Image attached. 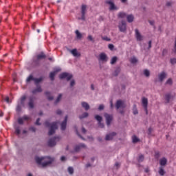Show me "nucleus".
Instances as JSON below:
<instances>
[{
    "label": "nucleus",
    "instance_id": "f257e3e1",
    "mask_svg": "<svg viewBox=\"0 0 176 176\" xmlns=\"http://www.w3.org/2000/svg\"><path fill=\"white\" fill-rule=\"evenodd\" d=\"M35 160L37 164H41L43 167H46L47 166H49V164H52V163L54 162V159L50 157H36Z\"/></svg>",
    "mask_w": 176,
    "mask_h": 176
},
{
    "label": "nucleus",
    "instance_id": "f03ea898",
    "mask_svg": "<svg viewBox=\"0 0 176 176\" xmlns=\"http://www.w3.org/2000/svg\"><path fill=\"white\" fill-rule=\"evenodd\" d=\"M45 126L46 127H50L48 135H53V134L56 133V130H57V122H52V124H50L49 121H45Z\"/></svg>",
    "mask_w": 176,
    "mask_h": 176
},
{
    "label": "nucleus",
    "instance_id": "7ed1b4c3",
    "mask_svg": "<svg viewBox=\"0 0 176 176\" xmlns=\"http://www.w3.org/2000/svg\"><path fill=\"white\" fill-rule=\"evenodd\" d=\"M58 141H60V137H54L48 141V146H54Z\"/></svg>",
    "mask_w": 176,
    "mask_h": 176
},
{
    "label": "nucleus",
    "instance_id": "20e7f679",
    "mask_svg": "<svg viewBox=\"0 0 176 176\" xmlns=\"http://www.w3.org/2000/svg\"><path fill=\"white\" fill-rule=\"evenodd\" d=\"M59 78L60 79H65L66 78L67 80H71V79H72V75L67 72H64L60 74Z\"/></svg>",
    "mask_w": 176,
    "mask_h": 176
},
{
    "label": "nucleus",
    "instance_id": "39448f33",
    "mask_svg": "<svg viewBox=\"0 0 176 176\" xmlns=\"http://www.w3.org/2000/svg\"><path fill=\"white\" fill-rule=\"evenodd\" d=\"M104 118L106 119V123L107 126H111V123L113 119V116L106 113H104Z\"/></svg>",
    "mask_w": 176,
    "mask_h": 176
},
{
    "label": "nucleus",
    "instance_id": "423d86ee",
    "mask_svg": "<svg viewBox=\"0 0 176 176\" xmlns=\"http://www.w3.org/2000/svg\"><path fill=\"white\" fill-rule=\"evenodd\" d=\"M99 61H102L103 63H107L108 61V56H107V54L102 52L99 54L98 58Z\"/></svg>",
    "mask_w": 176,
    "mask_h": 176
},
{
    "label": "nucleus",
    "instance_id": "0eeeda50",
    "mask_svg": "<svg viewBox=\"0 0 176 176\" xmlns=\"http://www.w3.org/2000/svg\"><path fill=\"white\" fill-rule=\"evenodd\" d=\"M142 104L143 107L144 108L146 114L148 115V98H143L142 99Z\"/></svg>",
    "mask_w": 176,
    "mask_h": 176
},
{
    "label": "nucleus",
    "instance_id": "6e6552de",
    "mask_svg": "<svg viewBox=\"0 0 176 176\" xmlns=\"http://www.w3.org/2000/svg\"><path fill=\"white\" fill-rule=\"evenodd\" d=\"M116 109H119L120 108H126V103L122 100H117L116 103Z\"/></svg>",
    "mask_w": 176,
    "mask_h": 176
},
{
    "label": "nucleus",
    "instance_id": "1a4fd4ad",
    "mask_svg": "<svg viewBox=\"0 0 176 176\" xmlns=\"http://www.w3.org/2000/svg\"><path fill=\"white\" fill-rule=\"evenodd\" d=\"M35 96H30L29 98L28 107L30 108V109H34V102H35Z\"/></svg>",
    "mask_w": 176,
    "mask_h": 176
},
{
    "label": "nucleus",
    "instance_id": "9d476101",
    "mask_svg": "<svg viewBox=\"0 0 176 176\" xmlns=\"http://www.w3.org/2000/svg\"><path fill=\"white\" fill-rule=\"evenodd\" d=\"M105 3H107V5H109V10H118V7H116V6H115V3H113V1H106Z\"/></svg>",
    "mask_w": 176,
    "mask_h": 176
},
{
    "label": "nucleus",
    "instance_id": "9b49d317",
    "mask_svg": "<svg viewBox=\"0 0 176 176\" xmlns=\"http://www.w3.org/2000/svg\"><path fill=\"white\" fill-rule=\"evenodd\" d=\"M118 28L121 32H124L126 31V21H122L118 25Z\"/></svg>",
    "mask_w": 176,
    "mask_h": 176
},
{
    "label": "nucleus",
    "instance_id": "f8f14e48",
    "mask_svg": "<svg viewBox=\"0 0 176 176\" xmlns=\"http://www.w3.org/2000/svg\"><path fill=\"white\" fill-rule=\"evenodd\" d=\"M87 8V6L86 5H82V8H81V20H85L86 17H85V14H86V8Z\"/></svg>",
    "mask_w": 176,
    "mask_h": 176
},
{
    "label": "nucleus",
    "instance_id": "ddd939ff",
    "mask_svg": "<svg viewBox=\"0 0 176 176\" xmlns=\"http://www.w3.org/2000/svg\"><path fill=\"white\" fill-rule=\"evenodd\" d=\"M135 35L137 41L140 42L142 41L144 37L142 36V35H141V33H140V31L138 30V29L135 30Z\"/></svg>",
    "mask_w": 176,
    "mask_h": 176
},
{
    "label": "nucleus",
    "instance_id": "4468645a",
    "mask_svg": "<svg viewBox=\"0 0 176 176\" xmlns=\"http://www.w3.org/2000/svg\"><path fill=\"white\" fill-rule=\"evenodd\" d=\"M174 100V96L171 95V94H166L165 95V101L166 104H168L170 101H173Z\"/></svg>",
    "mask_w": 176,
    "mask_h": 176
},
{
    "label": "nucleus",
    "instance_id": "2eb2a0df",
    "mask_svg": "<svg viewBox=\"0 0 176 176\" xmlns=\"http://www.w3.org/2000/svg\"><path fill=\"white\" fill-rule=\"evenodd\" d=\"M67 120H68V116H66L65 117V120L60 124V129L63 131H64V130H65V129H67Z\"/></svg>",
    "mask_w": 176,
    "mask_h": 176
},
{
    "label": "nucleus",
    "instance_id": "dca6fc26",
    "mask_svg": "<svg viewBox=\"0 0 176 176\" xmlns=\"http://www.w3.org/2000/svg\"><path fill=\"white\" fill-rule=\"evenodd\" d=\"M115 135H116V132H112L110 134H107L105 137L106 141H111V140H112L113 138V137H115Z\"/></svg>",
    "mask_w": 176,
    "mask_h": 176
},
{
    "label": "nucleus",
    "instance_id": "f3484780",
    "mask_svg": "<svg viewBox=\"0 0 176 176\" xmlns=\"http://www.w3.org/2000/svg\"><path fill=\"white\" fill-rule=\"evenodd\" d=\"M42 88L41 85H36V89H34L32 91V94H36V93H41Z\"/></svg>",
    "mask_w": 176,
    "mask_h": 176
},
{
    "label": "nucleus",
    "instance_id": "a211bd4d",
    "mask_svg": "<svg viewBox=\"0 0 176 176\" xmlns=\"http://www.w3.org/2000/svg\"><path fill=\"white\" fill-rule=\"evenodd\" d=\"M82 148H86V145H85V144H80L75 146L74 151L75 152H79Z\"/></svg>",
    "mask_w": 176,
    "mask_h": 176
},
{
    "label": "nucleus",
    "instance_id": "6ab92c4d",
    "mask_svg": "<svg viewBox=\"0 0 176 176\" xmlns=\"http://www.w3.org/2000/svg\"><path fill=\"white\" fill-rule=\"evenodd\" d=\"M166 74L164 72H162L160 74H159L158 78L160 79V82H163L164 79H166Z\"/></svg>",
    "mask_w": 176,
    "mask_h": 176
},
{
    "label": "nucleus",
    "instance_id": "aec40b11",
    "mask_svg": "<svg viewBox=\"0 0 176 176\" xmlns=\"http://www.w3.org/2000/svg\"><path fill=\"white\" fill-rule=\"evenodd\" d=\"M71 53L74 57H80V53L78 52V50L76 49L72 50Z\"/></svg>",
    "mask_w": 176,
    "mask_h": 176
},
{
    "label": "nucleus",
    "instance_id": "412c9836",
    "mask_svg": "<svg viewBox=\"0 0 176 176\" xmlns=\"http://www.w3.org/2000/svg\"><path fill=\"white\" fill-rule=\"evenodd\" d=\"M81 105H82V108H85V111H89V109H90V106L86 102H82L81 103Z\"/></svg>",
    "mask_w": 176,
    "mask_h": 176
},
{
    "label": "nucleus",
    "instance_id": "4be33fe9",
    "mask_svg": "<svg viewBox=\"0 0 176 176\" xmlns=\"http://www.w3.org/2000/svg\"><path fill=\"white\" fill-rule=\"evenodd\" d=\"M160 166H166L167 164V158L163 157L160 160Z\"/></svg>",
    "mask_w": 176,
    "mask_h": 176
},
{
    "label": "nucleus",
    "instance_id": "5701e85b",
    "mask_svg": "<svg viewBox=\"0 0 176 176\" xmlns=\"http://www.w3.org/2000/svg\"><path fill=\"white\" fill-rule=\"evenodd\" d=\"M58 71H60V69H58L56 72H52L50 74V78L51 80H54V76H56V73L58 72Z\"/></svg>",
    "mask_w": 176,
    "mask_h": 176
},
{
    "label": "nucleus",
    "instance_id": "b1692460",
    "mask_svg": "<svg viewBox=\"0 0 176 176\" xmlns=\"http://www.w3.org/2000/svg\"><path fill=\"white\" fill-rule=\"evenodd\" d=\"M126 20L128 23H133L134 21V16L133 14H129L126 16Z\"/></svg>",
    "mask_w": 176,
    "mask_h": 176
},
{
    "label": "nucleus",
    "instance_id": "393cba45",
    "mask_svg": "<svg viewBox=\"0 0 176 176\" xmlns=\"http://www.w3.org/2000/svg\"><path fill=\"white\" fill-rule=\"evenodd\" d=\"M158 173L161 176H164L166 174V171H164V169H163V167L162 166L159 168Z\"/></svg>",
    "mask_w": 176,
    "mask_h": 176
},
{
    "label": "nucleus",
    "instance_id": "a878e982",
    "mask_svg": "<svg viewBox=\"0 0 176 176\" xmlns=\"http://www.w3.org/2000/svg\"><path fill=\"white\" fill-rule=\"evenodd\" d=\"M75 34L76 35L77 39H82V33H80L79 30H76Z\"/></svg>",
    "mask_w": 176,
    "mask_h": 176
},
{
    "label": "nucleus",
    "instance_id": "bb28decb",
    "mask_svg": "<svg viewBox=\"0 0 176 176\" xmlns=\"http://www.w3.org/2000/svg\"><path fill=\"white\" fill-rule=\"evenodd\" d=\"M41 58H46V55H45L43 52L37 55V60H41Z\"/></svg>",
    "mask_w": 176,
    "mask_h": 176
},
{
    "label": "nucleus",
    "instance_id": "cd10ccee",
    "mask_svg": "<svg viewBox=\"0 0 176 176\" xmlns=\"http://www.w3.org/2000/svg\"><path fill=\"white\" fill-rule=\"evenodd\" d=\"M42 80H43V78H34V83L35 85L37 86L38 85V83H41V82H42Z\"/></svg>",
    "mask_w": 176,
    "mask_h": 176
},
{
    "label": "nucleus",
    "instance_id": "c85d7f7f",
    "mask_svg": "<svg viewBox=\"0 0 176 176\" xmlns=\"http://www.w3.org/2000/svg\"><path fill=\"white\" fill-rule=\"evenodd\" d=\"M35 78H34V76L32 75H30L28 78L26 79V82L27 83H30V82H31V80H34Z\"/></svg>",
    "mask_w": 176,
    "mask_h": 176
},
{
    "label": "nucleus",
    "instance_id": "c756f323",
    "mask_svg": "<svg viewBox=\"0 0 176 176\" xmlns=\"http://www.w3.org/2000/svg\"><path fill=\"white\" fill-rule=\"evenodd\" d=\"M130 61H131V64H136V63H138V60L135 56L132 57L130 59Z\"/></svg>",
    "mask_w": 176,
    "mask_h": 176
},
{
    "label": "nucleus",
    "instance_id": "7c9ffc66",
    "mask_svg": "<svg viewBox=\"0 0 176 176\" xmlns=\"http://www.w3.org/2000/svg\"><path fill=\"white\" fill-rule=\"evenodd\" d=\"M132 141H133V144H135V143L140 142V139L138 138H137V136L133 135L132 137Z\"/></svg>",
    "mask_w": 176,
    "mask_h": 176
},
{
    "label": "nucleus",
    "instance_id": "2f4dec72",
    "mask_svg": "<svg viewBox=\"0 0 176 176\" xmlns=\"http://www.w3.org/2000/svg\"><path fill=\"white\" fill-rule=\"evenodd\" d=\"M126 14L125 12H119L118 13V17L120 19H124V17H126Z\"/></svg>",
    "mask_w": 176,
    "mask_h": 176
},
{
    "label": "nucleus",
    "instance_id": "473e14b6",
    "mask_svg": "<svg viewBox=\"0 0 176 176\" xmlns=\"http://www.w3.org/2000/svg\"><path fill=\"white\" fill-rule=\"evenodd\" d=\"M95 119L98 122V123L102 122V117H101V116H95Z\"/></svg>",
    "mask_w": 176,
    "mask_h": 176
},
{
    "label": "nucleus",
    "instance_id": "72a5a7b5",
    "mask_svg": "<svg viewBox=\"0 0 176 176\" xmlns=\"http://www.w3.org/2000/svg\"><path fill=\"white\" fill-rule=\"evenodd\" d=\"M45 96H47V97L50 101H52V100H53V96H50V92L46 91Z\"/></svg>",
    "mask_w": 176,
    "mask_h": 176
},
{
    "label": "nucleus",
    "instance_id": "f704fd0d",
    "mask_svg": "<svg viewBox=\"0 0 176 176\" xmlns=\"http://www.w3.org/2000/svg\"><path fill=\"white\" fill-rule=\"evenodd\" d=\"M144 157L143 155H140L138 157V161L139 163H141L142 162H144Z\"/></svg>",
    "mask_w": 176,
    "mask_h": 176
},
{
    "label": "nucleus",
    "instance_id": "c9c22d12",
    "mask_svg": "<svg viewBox=\"0 0 176 176\" xmlns=\"http://www.w3.org/2000/svg\"><path fill=\"white\" fill-rule=\"evenodd\" d=\"M116 61H118V57L113 56V57L111 58V64L113 65V64H115V63H116Z\"/></svg>",
    "mask_w": 176,
    "mask_h": 176
},
{
    "label": "nucleus",
    "instance_id": "e433bc0d",
    "mask_svg": "<svg viewBox=\"0 0 176 176\" xmlns=\"http://www.w3.org/2000/svg\"><path fill=\"white\" fill-rule=\"evenodd\" d=\"M102 41H106V42H111V38L107 36L101 37Z\"/></svg>",
    "mask_w": 176,
    "mask_h": 176
},
{
    "label": "nucleus",
    "instance_id": "4c0bfd02",
    "mask_svg": "<svg viewBox=\"0 0 176 176\" xmlns=\"http://www.w3.org/2000/svg\"><path fill=\"white\" fill-rule=\"evenodd\" d=\"M87 116H89V113L85 112L82 116H80L79 118L84 119V118H87Z\"/></svg>",
    "mask_w": 176,
    "mask_h": 176
},
{
    "label": "nucleus",
    "instance_id": "58836bf2",
    "mask_svg": "<svg viewBox=\"0 0 176 176\" xmlns=\"http://www.w3.org/2000/svg\"><path fill=\"white\" fill-rule=\"evenodd\" d=\"M87 39L88 41H90V42H93V43H94V38H93V36L89 35L87 36Z\"/></svg>",
    "mask_w": 176,
    "mask_h": 176
},
{
    "label": "nucleus",
    "instance_id": "ea45409f",
    "mask_svg": "<svg viewBox=\"0 0 176 176\" xmlns=\"http://www.w3.org/2000/svg\"><path fill=\"white\" fill-rule=\"evenodd\" d=\"M138 110H137V106L135 104L133 106V115H138Z\"/></svg>",
    "mask_w": 176,
    "mask_h": 176
},
{
    "label": "nucleus",
    "instance_id": "a19ab883",
    "mask_svg": "<svg viewBox=\"0 0 176 176\" xmlns=\"http://www.w3.org/2000/svg\"><path fill=\"white\" fill-rule=\"evenodd\" d=\"M63 97V94H60L56 99V100L55 101V104H57L60 100H61V98Z\"/></svg>",
    "mask_w": 176,
    "mask_h": 176
},
{
    "label": "nucleus",
    "instance_id": "79ce46f5",
    "mask_svg": "<svg viewBox=\"0 0 176 176\" xmlns=\"http://www.w3.org/2000/svg\"><path fill=\"white\" fill-rule=\"evenodd\" d=\"M144 74L145 76H146V77H148V76H149V75H151V73L149 72V70H148V69H145L144 71Z\"/></svg>",
    "mask_w": 176,
    "mask_h": 176
},
{
    "label": "nucleus",
    "instance_id": "37998d69",
    "mask_svg": "<svg viewBox=\"0 0 176 176\" xmlns=\"http://www.w3.org/2000/svg\"><path fill=\"white\" fill-rule=\"evenodd\" d=\"M22 118L23 119V120H31V117L28 116H23Z\"/></svg>",
    "mask_w": 176,
    "mask_h": 176
},
{
    "label": "nucleus",
    "instance_id": "c03bdc74",
    "mask_svg": "<svg viewBox=\"0 0 176 176\" xmlns=\"http://www.w3.org/2000/svg\"><path fill=\"white\" fill-rule=\"evenodd\" d=\"M18 123H19V124H23V123H24V120L23 119V118H19L18 119Z\"/></svg>",
    "mask_w": 176,
    "mask_h": 176
},
{
    "label": "nucleus",
    "instance_id": "a18cd8bd",
    "mask_svg": "<svg viewBox=\"0 0 176 176\" xmlns=\"http://www.w3.org/2000/svg\"><path fill=\"white\" fill-rule=\"evenodd\" d=\"M68 172H69V174H74V168L69 166L68 168Z\"/></svg>",
    "mask_w": 176,
    "mask_h": 176
},
{
    "label": "nucleus",
    "instance_id": "49530a36",
    "mask_svg": "<svg viewBox=\"0 0 176 176\" xmlns=\"http://www.w3.org/2000/svg\"><path fill=\"white\" fill-rule=\"evenodd\" d=\"M27 98V96H23L21 98V104H24V101H25V99Z\"/></svg>",
    "mask_w": 176,
    "mask_h": 176
},
{
    "label": "nucleus",
    "instance_id": "de8ad7c7",
    "mask_svg": "<svg viewBox=\"0 0 176 176\" xmlns=\"http://www.w3.org/2000/svg\"><path fill=\"white\" fill-rule=\"evenodd\" d=\"M166 85H173V80L171 78H169L166 81Z\"/></svg>",
    "mask_w": 176,
    "mask_h": 176
},
{
    "label": "nucleus",
    "instance_id": "09e8293b",
    "mask_svg": "<svg viewBox=\"0 0 176 176\" xmlns=\"http://www.w3.org/2000/svg\"><path fill=\"white\" fill-rule=\"evenodd\" d=\"M15 133L19 135L20 134V127H16L15 129Z\"/></svg>",
    "mask_w": 176,
    "mask_h": 176
},
{
    "label": "nucleus",
    "instance_id": "8fccbe9b",
    "mask_svg": "<svg viewBox=\"0 0 176 176\" xmlns=\"http://www.w3.org/2000/svg\"><path fill=\"white\" fill-rule=\"evenodd\" d=\"M108 47L110 50H113L115 46L113 44H109Z\"/></svg>",
    "mask_w": 176,
    "mask_h": 176
},
{
    "label": "nucleus",
    "instance_id": "3c124183",
    "mask_svg": "<svg viewBox=\"0 0 176 176\" xmlns=\"http://www.w3.org/2000/svg\"><path fill=\"white\" fill-rule=\"evenodd\" d=\"M16 111H17V112H20V111H21V105L17 104Z\"/></svg>",
    "mask_w": 176,
    "mask_h": 176
},
{
    "label": "nucleus",
    "instance_id": "603ef678",
    "mask_svg": "<svg viewBox=\"0 0 176 176\" xmlns=\"http://www.w3.org/2000/svg\"><path fill=\"white\" fill-rule=\"evenodd\" d=\"M170 61V64H176V58H171Z\"/></svg>",
    "mask_w": 176,
    "mask_h": 176
},
{
    "label": "nucleus",
    "instance_id": "864d4df0",
    "mask_svg": "<svg viewBox=\"0 0 176 176\" xmlns=\"http://www.w3.org/2000/svg\"><path fill=\"white\" fill-rule=\"evenodd\" d=\"M39 122H41V118H38L36 120L35 124H36L37 126H41V123H39Z\"/></svg>",
    "mask_w": 176,
    "mask_h": 176
},
{
    "label": "nucleus",
    "instance_id": "5fc2aeb1",
    "mask_svg": "<svg viewBox=\"0 0 176 176\" xmlns=\"http://www.w3.org/2000/svg\"><path fill=\"white\" fill-rule=\"evenodd\" d=\"M76 133L77 135H78V137H80V138H81L82 140H85L83 138V137H82V135H80V134H79V132L78 131V129H76Z\"/></svg>",
    "mask_w": 176,
    "mask_h": 176
},
{
    "label": "nucleus",
    "instance_id": "6e6d98bb",
    "mask_svg": "<svg viewBox=\"0 0 176 176\" xmlns=\"http://www.w3.org/2000/svg\"><path fill=\"white\" fill-rule=\"evenodd\" d=\"M98 126H99V127H100L101 129H104V124L102 123L101 122H98Z\"/></svg>",
    "mask_w": 176,
    "mask_h": 176
},
{
    "label": "nucleus",
    "instance_id": "4d7b16f0",
    "mask_svg": "<svg viewBox=\"0 0 176 176\" xmlns=\"http://www.w3.org/2000/svg\"><path fill=\"white\" fill-rule=\"evenodd\" d=\"M30 131H32L33 133H35V131H36V129H35V127L32 126L30 128Z\"/></svg>",
    "mask_w": 176,
    "mask_h": 176
},
{
    "label": "nucleus",
    "instance_id": "13d9d810",
    "mask_svg": "<svg viewBox=\"0 0 176 176\" xmlns=\"http://www.w3.org/2000/svg\"><path fill=\"white\" fill-rule=\"evenodd\" d=\"M104 109V104H100L98 107L99 111H102Z\"/></svg>",
    "mask_w": 176,
    "mask_h": 176
},
{
    "label": "nucleus",
    "instance_id": "bf43d9fd",
    "mask_svg": "<svg viewBox=\"0 0 176 176\" xmlns=\"http://www.w3.org/2000/svg\"><path fill=\"white\" fill-rule=\"evenodd\" d=\"M167 54V50L164 49L162 51V56H166Z\"/></svg>",
    "mask_w": 176,
    "mask_h": 176
},
{
    "label": "nucleus",
    "instance_id": "052dcab7",
    "mask_svg": "<svg viewBox=\"0 0 176 176\" xmlns=\"http://www.w3.org/2000/svg\"><path fill=\"white\" fill-rule=\"evenodd\" d=\"M70 86L72 87V86H75V80H72L70 82Z\"/></svg>",
    "mask_w": 176,
    "mask_h": 176
},
{
    "label": "nucleus",
    "instance_id": "680f3d73",
    "mask_svg": "<svg viewBox=\"0 0 176 176\" xmlns=\"http://www.w3.org/2000/svg\"><path fill=\"white\" fill-rule=\"evenodd\" d=\"M152 47V41H148V49H151Z\"/></svg>",
    "mask_w": 176,
    "mask_h": 176
},
{
    "label": "nucleus",
    "instance_id": "e2e57ef3",
    "mask_svg": "<svg viewBox=\"0 0 176 176\" xmlns=\"http://www.w3.org/2000/svg\"><path fill=\"white\" fill-rule=\"evenodd\" d=\"M56 113H57V115H61V113H63V111H61V110L58 109L56 111Z\"/></svg>",
    "mask_w": 176,
    "mask_h": 176
},
{
    "label": "nucleus",
    "instance_id": "0e129e2a",
    "mask_svg": "<svg viewBox=\"0 0 176 176\" xmlns=\"http://www.w3.org/2000/svg\"><path fill=\"white\" fill-rule=\"evenodd\" d=\"M115 166L117 168H119V167H120V164H119V162H116Z\"/></svg>",
    "mask_w": 176,
    "mask_h": 176
},
{
    "label": "nucleus",
    "instance_id": "69168bd1",
    "mask_svg": "<svg viewBox=\"0 0 176 176\" xmlns=\"http://www.w3.org/2000/svg\"><path fill=\"white\" fill-rule=\"evenodd\" d=\"M82 133H83V134H86V129H85V127L82 128Z\"/></svg>",
    "mask_w": 176,
    "mask_h": 176
},
{
    "label": "nucleus",
    "instance_id": "338daca9",
    "mask_svg": "<svg viewBox=\"0 0 176 176\" xmlns=\"http://www.w3.org/2000/svg\"><path fill=\"white\" fill-rule=\"evenodd\" d=\"M5 101H6V102H8V104H9V102H10L9 97H6V99H5Z\"/></svg>",
    "mask_w": 176,
    "mask_h": 176
},
{
    "label": "nucleus",
    "instance_id": "774afa93",
    "mask_svg": "<svg viewBox=\"0 0 176 176\" xmlns=\"http://www.w3.org/2000/svg\"><path fill=\"white\" fill-rule=\"evenodd\" d=\"M60 160H61V162H64V160H65V156H62L60 157Z\"/></svg>",
    "mask_w": 176,
    "mask_h": 176
}]
</instances>
